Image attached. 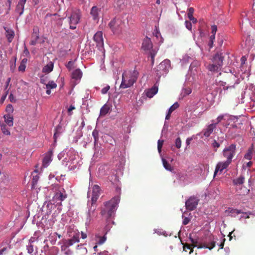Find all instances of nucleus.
I'll list each match as a JSON object with an SVG mask.
<instances>
[{
    "mask_svg": "<svg viewBox=\"0 0 255 255\" xmlns=\"http://www.w3.org/2000/svg\"><path fill=\"white\" fill-rule=\"evenodd\" d=\"M142 49L148 53V57L151 58V65L153 66L154 63V57L157 53L158 48H153L151 39L146 37L143 40Z\"/></svg>",
    "mask_w": 255,
    "mask_h": 255,
    "instance_id": "nucleus-4",
    "label": "nucleus"
},
{
    "mask_svg": "<svg viewBox=\"0 0 255 255\" xmlns=\"http://www.w3.org/2000/svg\"><path fill=\"white\" fill-rule=\"evenodd\" d=\"M224 118V116L223 115H220L217 118V123H216L215 124H216V125L217 124H218L219 123H220Z\"/></svg>",
    "mask_w": 255,
    "mask_h": 255,
    "instance_id": "nucleus-58",
    "label": "nucleus"
},
{
    "mask_svg": "<svg viewBox=\"0 0 255 255\" xmlns=\"http://www.w3.org/2000/svg\"><path fill=\"white\" fill-rule=\"evenodd\" d=\"M14 111L13 106L11 104H8L6 108H5V112L7 113V115H9L10 114H12Z\"/></svg>",
    "mask_w": 255,
    "mask_h": 255,
    "instance_id": "nucleus-40",
    "label": "nucleus"
},
{
    "mask_svg": "<svg viewBox=\"0 0 255 255\" xmlns=\"http://www.w3.org/2000/svg\"><path fill=\"white\" fill-rule=\"evenodd\" d=\"M192 92V90L190 88H188L187 89L185 90V93L186 95L190 94Z\"/></svg>",
    "mask_w": 255,
    "mask_h": 255,
    "instance_id": "nucleus-63",
    "label": "nucleus"
},
{
    "mask_svg": "<svg viewBox=\"0 0 255 255\" xmlns=\"http://www.w3.org/2000/svg\"><path fill=\"white\" fill-rule=\"evenodd\" d=\"M24 6H20L19 4H17L15 9V12L18 13L19 16L22 15L23 12Z\"/></svg>",
    "mask_w": 255,
    "mask_h": 255,
    "instance_id": "nucleus-36",
    "label": "nucleus"
},
{
    "mask_svg": "<svg viewBox=\"0 0 255 255\" xmlns=\"http://www.w3.org/2000/svg\"><path fill=\"white\" fill-rule=\"evenodd\" d=\"M96 237L98 239V240H97V243L96 244H98V245H102L103 244H104L106 239H107V238L106 237L105 235H104V236L103 237H101L99 235H96Z\"/></svg>",
    "mask_w": 255,
    "mask_h": 255,
    "instance_id": "nucleus-33",
    "label": "nucleus"
},
{
    "mask_svg": "<svg viewBox=\"0 0 255 255\" xmlns=\"http://www.w3.org/2000/svg\"><path fill=\"white\" fill-rule=\"evenodd\" d=\"M81 238L83 239H85L87 238V234L83 232H81Z\"/></svg>",
    "mask_w": 255,
    "mask_h": 255,
    "instance_id": "nucleus-64",
    "label": "nucleus"
},
{
    "mask_svg": "<svg viewBox=\"0 0 255 255\" xmlns=\"http://www.w3.org/2000/svg\"><path fill=\"white\" fill-rule=\"evenodd\" d=\"M71 77L76 80H80L82 77V72L80 69H76L72 73Z\"/></svg>",
    "mask_w": 255,
    "mask_h": 255,
    "instance_id": "nucleus-25",
    "label": "nucleus"
},
{
    "mask_svg": "<svg viewBox=\"0 0 255 255\" xmlns=\"http://www.w3.org/2000/svg\"><path fill=\"white\" fill-rule=\"evenodd\" d=\"M35 39L34 40H32L31 41H30V44L31 45H34L36 44V42H37V39L39 38V36L38 35V34L36 33V35H35Z\"/></svg>",
    "mask_w": 255,
    "mask_h": 255,
    "instance_id": "nucleus-52",
    "label": "nucleus"
},
{
    "mask_svg": "<svg viewBox=\"0 0 255 255\" xmlns=\"http://www.w3.org/2000/svg\"><path fill=\"white\" fill-rule=\"evenodd\" d=\"M110 87L109 85H107L106 87L103 88L102 89L101 93L103 94H106L108 92V91H109V90L110 89Z\"/></svg>",
    "mask_w": 255,
    "mask_h": 255,
    "instance_id": "nucleus-50",
    "label": "nucleus"
},
{
    "mask_svg": "<svg viewBox=\"0 0 255 255\" xmlns=\"http://www.w3.org/2000/svg\"><path fill=\"white\" fill-rule=\"evenodd\" d=\"M207 68L209 71L211 72H218L220 71L222 67H221V65L220 64H217L213 63L212 64H209Z\"/></svg>",
    "mask_w": 255,
    "mask_h": 255,
    "instance_id": "nucleus-21",
    "label": "nucleus"
},
{
    "mask_svg": "<svg viewBox=\"0 0 255 255\" xmlns=\"http://www.w3.org/2000/svg\"><path fill=\"white\" fill-rule=\"evenodd\" d=\"M81 17V14L80 10L76 9L72 11L70 16L68 17L70 29H76V25L79 22Z\"/></svg>",
    "mask_w": 255,
    "mask_h": 255,
    "instance_id": "nucleus-5",
    "label": "nucleus"
},
{
    "mask_svg": "<svg viewBox=\"0 0 255 255\" xmlns=\"http://www.w3.org/2000/svg\"><path fill=\"white\" fill-rule=\"evenodd\" d=\"M223 153L224 157L227 159L226 160L232 162V159L236 153V144H232L225 147L223 151Z\"/></svg>",
    "mask_w": 255,
    "mask_h": 255,
    "instance_id": "nucleus-7",
    "label": "nucleus"
},
{
    "mask_svg": "<svg viewBox=\"0 0 255 255\" xmlns=\"http://www.w3.org/2000/svg\"><path fill=\"white\" fill-rule=\"evenodd\" d=\"M25 68L26 65L20 63L18 67V70L19 71L24 72L25 71Z\"/></svg>",
    "mask_w": 255,
    "mask_h": 255,
    "instance_id": "nucleus-51",
    "label": "nucleus"
},
{
    "mask_svg": "<svg viewBox=\"0 0 255 255\" xmlns=\"http://www.w3.org/2000/svg\"><path fill=\"white\" fill-rule=\"evenodd\" d=\"M231 163V162L228 160L218 162L216 165L214 176H215L219 172L221 173L223 170L226 169Z\"/></svg>",
    "mask_w": 255,
    "mask_h": 255,
    "instance_id": "nucleus-11",
    "label": "nucleus"
},
{
    "mask_svg": "<svg viewBox=\"0 0 255 255\" xmlns=\"http://www.w3.org/2000/svg\"><path fill=\"white\" fill-rule=\"evenodd\" d=\"M4 122L9 127H12L13 125V117L9 115H5L3 116Z\"/></svg>",
    "mask_w": 255,
    "mask_h": 255,
    "instance_id": "nucleus-27",
    "label": "nucleus"
},
{
    "mask_svg": "<svg viewBox=\"0 0 255 255\" xmlns=\"http://www.w3.org/2000/svg\"><path fill=\"white\" fill-rule=\"evenodd\" d=\"M124 23L119 18H114L109 23V26L114 34L121 32Z\"/></svg>",
    "mask_w": 255,
    "mask_h": 255,
    "instance_id": "nucleus-6",
    "label": "nucleus"
},
{
    "mask_svg": "<svg viewBox=\"0 0 255 255\" xmlns=\"http://www.w3.org/2000/svg\"><path fill=\"white\" fill-rule=\"evenodd\" d=\"M253 148H250L248 149L247 152L244 156V158L247 160H251L253 158Z\"/></svg>",
    "mask_w": 255,
    "mask_h": 255,
    "instance_id": "nucleus-32",
    "label": "nucleus"
},
{
    "mask_svg": "<svg viewBox=\"0 0 255 255\" xmlns=\"http://www.w3.org/2000/svg\"><path fill=\"white\" fill-rule=\"evenodd\" d=\"M164 140L159 139L158 140L157 149L158 152L160 153L161 151V149L163 144Z\"/></svg>",
    "mask_w": 255,
    "mask_h": 255,
    "instance_id": "nucleus-43",
    "label": "nucleus"
},
{
    "mask_svg": "<svg viewBox=\"0 0 255 255\" xmlns=\"http://www.w3.org/2000/svg\"><path fill=\"white\" fill-rule=\"evenodd\" d=\"M29 52L27 47L25 46L24 50L22 53V56L25 57H28L29 56Z\"/></svg>",
    "mask_w": 255,
    "mask_h": 255,
    "instance_id": "nucleus-45",
    "label": "nucleus"
},
{
    "mask_svg": "<svg viewBox=\"0 0 255 255\" xmlns=\"http://www.w3.org/2000/svg\"><path fill=\"white\" fill-rule=\"evenodd\" d=\"M183 250L185 252H187V250H190L189 254H191V253L193 252V248L192 247V246L188 244H185L183 246Z\"/></svg>",
    "mask_w": 255,
    "mask_h": 255,
    "instance_id": "nucleus-42",
    "label": "nucleus"
},
{
    "mask_svg": "<svg viewBox=\"0 0 255 255\" xmlns=\"http://www.w3.org/2000/svg\"><path fill=\"white\" fill-rule=\"evenodd\" d=\"M192 140V137H188L186 139V143L187 146L190 145Z\"/></svg>",
    "mask_w": 255,
    "mask_h": 255,
    "instance_id": "nucleus-61",
    "label": "nucleus"
},
{
    "mask_svg": "<svg viewBox=\"0 0 255 255\" xmlns=\"http://www.w3.org/2000/svg\"><path fill=\"white\" fill-rule=\"evenodd\" d=\"M75 109V107L74 106L71 105L68 109V113L69 116L72 115L71 111Z\"/></svg>",
    "mask_w": 255,
    "mask_h": 255,
    "instance_id": "nucleus-54",
    "label": "nucleus"
},
{
    "mask_svg": "<svg viewBox=\"0 0 255 255\" xmlns=\"http://www.w3.org/2000/svg\"><path fill=\"white\" fill-rule=\"evenodd\" d=\"M194 12V9L193 7H190L188 9V17L189 19L192 21L193 23H196L197 20L196 18L193 17V13Z\"/></svg>",
    "mask_w": 255,
    "mask_h": 255,
    "instance_id": "nucleus-26",
    "label": "nucleus"
},
{
    "mask_svg": "<svg viewBox=\"0 0 255 255\" xmlns=\"http://www.w3.org/2000/svg\"><path fill=\"white\" fill-rule=\"evenodd\" d=\"M170 66V61L165 60L161 62L156 67V74L159 78L161 75L166 74Z\"/></svg>",
    "mask_w": 255,
    "mask_h": 255,
    "instance_id": "nucleus-8",
    "label": "nucleus"
},
{
    "mask_svg": "<svg viewBox=\"0 0 255 255\" xmlns=\"http://www.w3.org/2000/svg\"><path fill=\"white\" fill-rule=\"evenodd\" d=\"M73 65V62L71 61L68 62L67 64L66 65V67L69 69L71 70L72 68Z\"/></svg>",
    "mask_w": 255,
    "mask_h": 255,
    "instance_id": "nucleus-55",
    "label": "nucleus"
},
{
    "mask_svg": "<svg viewBox=\"0 0 255 255\" xmlns=\"http://www.w3.org/2000/svg\"><path fill=\"white\" fill-rule=\"evenodd\" d=\"M96 209V206L95 204H92V202H91V206L89 209L88 213H87L86 216V223H90V222L92 220V219L96 216V214L95 212V211Z\"/></svg>",
    "mask_w": 255,
    "mask_h": 255,
    "instance_id": "nucleus-14",
    "label": "nucleus"
},
{
    "mask_svg": "<svg viewBox=\"0 0 255 255\" xmlns=\"http://www.w3.org/2000/svg\"><path fill=\"white\" fill-rule=\"evenodd\" d=\"M138 74V72L135 70L125 71L123 73L120 88L126 89L132 86L136 81Z\"/></svg>",
    "mask_w": 255,
    "mask_h": 255,
    "instance_id": "nucleus-2",
    "label": "nucleus"
},
{
    "mask_svg": "<svg viewBox=\"0 0 255 255\" xmlns=\"http://www.w3.org/2000/svg\"><path fill=\"white\" fill-rule=\"evenodd\" d=\"M192 216H191V214H190L188 217H185L184 215H182V218L183 219L182 224L184 225H186L189 223L192 219Z\"/></svg>",
    "mask_w": 255,
    "mask_h": 255,
    "instance_id": "nucleus-35",
    "label": "nucleus"
},
{
    "mask_svg": "<svg viewBox=\"0 0 255 255\" xmlns=\"http://www.w3.org/2000/svg\"><path fill=\"white\" fill-rule=\"evenodd\" d=\"M53 68V64L52 63H51L45 66L42 69V71L43 72L48 73L52 71Z\"/></svg>",
    "mask_w": 255,
    "mask_h": 255,
    "instance_id": "nucleus-31",
    "label": "nucleus"
},
{
    "mask_svg": "<svg viewBox=\"0 0 255 255\" xmlns=\"http://www.w3.org/2000/svg\"><path fill=\"white\" fill-rule=\"evenodd\" d=\"M245 181V178L242 176H240L239 177H238L237 179H235L233 180V183L234 185H242L244 183Z\"/></svg>",
    "mask_w": 255,
    "mask_h": 255,
    "instance_id": "nucleus-30",
    "label": "nucleus"
},
{
    "mask_svg": "<svg viewBox=\"0 0 255 255\" xmlns=\"http://www.w3.org/2000/svg\"><path fill=\"white\" fill-rule=\"evenodd\" d=\"M100 11V9H99L96 6H94L92 7L90 11V14L93 17V19L94 20L98 21L99 19V12Z\"/></svg>",
    "mask_w": 255,
    "mask_h": 255,
    "instance_id": "nucleus-17",
    "label": "nucleus"
},
{
    "mask_svg": "<svg viewBox=\"0 0 255 255\" xmlns=\"http://www.w3.org/2000/svg\"><path fill=\"white\" fill-rule=\"evenodd\" d=\"M199 199L195 196H191L185 202L186 208L189 211L194 210L197 207Z\"/></svg>",
    "mask_w": 255,
    "mask_h": 255,
    "instance_id": "nucleus-9",
    "label": "nucleus"
},
{
    "mask_svg": "<svg viewBox=\"0 0 255 255\" xmlns=\"http://www.w3.org/2000/svg\"><path fill=\"white\" fill-rule=\"evenodd\" d=\"M61 126H60V125H58L55 129V132L53 136L55 142H56L57 138L61 133Z\"/></svg>",
    "mask_w": 255,
    "mask_h": 255,
    "instance_id": "nucleus-29",
    "label": "nucleus"
},
{
    "mask_svg": "<svg viewBox=\"0 0 255 255\" xmlns=\"http://www.w3.org/2000/svg\"><path fill=\"white\" fill-rule=\"evenodd\" d=\"M244 215L241 216V218H244V219H248L250 218L249 215L248 214V213L247 212H243V213Z\"/></svg>",
    "mask_w": 255,
    "mask_h": 255,
    "instance_id": "nucleus-60",
    "label": "nucleus"
},
{
    "mask_svg": "<svg viewBox=\"0 0 255 255\" xmlns=\"http://www.w3.org/2000/svg\"><path fill=\"white\" fill-rule=\"evenodd\" d=\"M4 29L5 30V36L9 42H11L14 37V32L13 30L9 29L6 27H3Z\"/></svg>",
    "mask_w": 255,
    "mask_h": 255,
    "instance_id": "nucleus-18",
    "label": "nucleus"
},
{
    "mask_svg": "<svg viewBox=\"0 0 255 255\" xmlns=\"http://www.w3.org/2000/svg\"><path fill=\"white\" fill-rule=\"evenodd\" d=\"M52 155V151L51 150H49L46 154L44 157L43 158L42 161V165L44 167H47L50 162L52 161L51 156Z\"/></svg>",
    "mask_w": 255,
    "mask_h": 255,
    "instance_id": "nucleus-16",
    "label": "nucleus"
},
{
    "mask_svg": "<svg viewBox=\"0 0 255 255\" xmlns=\"http://www.w3.org/2000/svg\"><path fill=\"white\" fill-rule=\"evenodd\" d=\"M79 242V233L74 234L71 238L63 239L61 242V251L65 255H72L73 251L69 248L75 243Z\"/></svg>",
    "mask_w": 255,
    "mask_h": 255,
    "instance_id": "nucleus-3",
    "label": "nucleus"
},
{
    "mask_svg": "<svg viewBox=\"0 0 255 255\" xmlns=\"http://www.w3.org/2000/svg\"><path fill=\"white\" fill-rule=\"evenodd\" d=\"M29 244L27 246V250L28 254H32L34 251L33 246L31 245V243L33 242V241H31V240L29 241Z\"/></svg>",
    "mask_w": 255,
    "mask_h": 255,
    "instance_id": "nucleus-39",
    "label": "nucleus"
},
{
    "mask_svg": "<svg viewBox=\"0 0 255 255\" xmlns=\"http://www.w3.org/2000/svg\"><path fill=\"white\" fill-rule=\"evenodd\" d=\"M82 249L85 253H87V251L86 248L84 247L82 245H78L77 246V249Z\"/></svg>",
    "mask_w": 255,
    "mask_h": 255,
    "instance_id": "nucleus-57",
    "label": "nucleus"
},
{
    "mask_svg": "<svg viewBox=\"0 0 255 255\" xmlns=\"http://www.w3.org/2000/svg\"><path fill=\"white\" fill-rule=\"evenodd\" d=\"M158 92V87L154 85L151 88L149 89L146 92V95L147 97L152 98Z\"/></svg>",
    "mask_w": 255,
    "mask_h": 255,
    "instance_id": "nucleus-23",
    "label": "nucleus"
},
{
    "mask_svg": "<svg viewBox=\"0 0 255 255\" xmlns=\"http://www.w3.org/2000/svg\"><path fill=\"white\" fill-rule=\"evenodd\" d=\"M216 127V124H212L208 126L207 128L204 131V135L206 137H209L213 132Z\"/></svg>",
    "mask_w": 255,
    "mask_h": 255,
    "instance_id": "nucleus-20",
    "label": "nucleus"
},
{
    "mask_svg": "<svg viewBox=\"0 0 255 255\" xmlns=\"http://www.w3.org/2000/svg\"><path fill=\"white\" fill-rule=\"evenodd\" d=\"M120 200L119 196H115L111 200L104 203V208L101 211V214L109 219L113 216L116 210V207Z\"/></svg>",
    "mask_w": 255,
    "mask_h": 255,
    "instance_id": "nucleus-1",
    "label": "nucleus"
},
{
    "mask_svg": "<svg viewBox=\"0 0 255 255\" xmlns=\"http://www.w3.org/2000/svg\"><path fill=\"white\" fill-rule=\"evenodd\" d=\"M162 160L164 167L166 170L171 171L173 168L171 167V165L168 162V161L164 158H163Z\"/></svg>",
    "mask_w": 255,
    "mask_h": 255,
    "instance_id": "nucleus-34",
    "label": "nucleus"
},
{
    "mask_svg": "<svg viewBox=\"0 0 255 255\" xmlns=\"http://www.w3.org/2000/svg\"><path fill=\"white\" fill-rule=\"evenodd\" d=\"M179 106L178 102L175 103L172 105L168 110V112L166 116L165 119L169 120L170 118L171 113L176 109H177Z\"/></svg>",
    "mask_w": 255,
    "mask_h": 255,
    "instance_id": "nucleus-24",
    "label": "nucleus"
},
{
    "mask_svg": "<svg viewBox=\"0 0 255 255\" xmlns=\"http://www.w3.org/2000/svg\"><path fill=\"white\" fill-rule=\"evenodd\" d=\"M217 30V27L216 25H213L212 26V35H215V34L216 33V31Z\"/></svg>",
    "mask_w": 255,
    "mask_h": 255,
    "instance_id": "nucleus-56",
    "label": "nucleus"
},
{
    "mask_svg": "<svg viewBox=\"0 0 255 255\" xmlns=\"http://www.w3.org/2000/svg\"><path fill=\"white\" fill-rule=\"evenodd\" d=\"M8 98L11 102H12V103L16 102V99L12 94H10L9 95Z\"/></svg>",
    "mask_w": 255,
    "mask_h": 255,
    "instance_id": "nucleus-53",
    "label": "nucleus"
},
{
    "mask_svg": "<svg viewBox=\"0 0 255 255\" xmlns=\"http://www.w3.org/2000/svg\"><path fill=\"white\" fill-rule=\"evenodd\" d=\"M26 1V0H19V1L18 2V4H19L20 6H24Z\"/></svg>",
    "mask_w": 255,
    "mask_h": 255,
    "instance_id": "nucleus-59",
    "label": "nucleus"
},
{
    "mask_svg": "<svg viewBox=\"0 0 255 255\" xmlns=\"http://www.w3.org/2000/svg\"><path fill=\"white\" fill-rule=\"evenodd\" d=\"M215 246V242L212 241L210 244H204L203 248L209 249L210 250H212Z\"/></svg>",
    "mask_w": 255,
    "mask_h": 255,
    "instance_id": "nucleus-38",
    "label": "nucleus"
},
{
    "mask_svg": "<svg viewBox=\"0 0 255 255\" xmlns=\"http://www.w3.org/2000/svg\"><path fill=\"white\" fill-rule=\"evenodd\" d=\"M57 87V84L53 81H49L47 84H46V93L47 95L51 94V89H55Z\"/></svg>",
    "mask_w": 255,
    "mask_h": 255,
    "instance_id": "nucleus-22",
    "label": "nucleus"
},
{
    "mask_svg": "<svg viewBox=\"0 0 255 255\" xmlns=\"http://www.w3.org/2000/svg\"><path fill=\"white\" fill-rule=\"evenodd\" d=\"M225 212L228 214L229 216H230L232 217H235L236 215L243 213V212H242V210L234 209L233 208H229L226 210Z\"/></svg>",
    "mask_w": 255,
    "mask_h": 255,
    "instance_id": "nucleus-19",
    "label": "nucleus"
},
{
    "mask_svg": "<svg viewBox=\"0 0 255 255\" xmlns=\"http://www.w3.org/2000/svg\"><path fill=\"white\" fill-rule=\"evenodd\" d=\"M224 59V57L223 56V53L221 52H218L213 57L212 62L217 64H220L221 65V67H222Z\"/></svg>",
    "mask_w": 255,
    "mask_h": 255,
    "instance_id": "nucleus-15",
    "label": "nucleus"
},
{
    "mask_svg": "<svg viewBox=\"0 0 255 255\" xmlns=\"http://www.w3.org/2000/svg\"><path fill=\"white\" fill-rule=\"evenodd\" d=\"M92 135L94 138L95 144H96L99 140V131H98V130L95 129L93 131Z\"/></svg>",
    "mask_w": 255,
    "mask_h": 255,
    "instance_id": "nucleus-37",
    "label": "nucleus"
},
{
    "mask_svg": "<svg viewBox=\"0 0 255 255\" xmlns=\"http://www.w3.org/2000/svg\"><path fill=\"white\" fill-rule=\"evenodd\" d=\"M175 146L177 148H180L181 146V140L180 137L176 138L175 140Z\"/></svg>",
    "mask_w": 255,
    "mask_h": 255,
    "instance_id": "nucleus-44",
    "label": "nucleus"
},
{
    "mask_svg": "<svg viewBox=\"0 0 255 255\" xmlns=\"http://www.w3.org/2000/svg\"><path fill=\"white\" fill-rule=\"evenodd\" d=\"M7 250L6 248H3L2 249L0 250V255H2Z\"/></svg>",
    "mask_w": 255,
    "mask_h": 255,
    "instance_id": "nucleus-62",
    "label": "nucleus"
},
{
    "mask_svg": "<svg viewBox=\"0 0 255 255\" xmlns=\"http://www.w3.org/2000/svg\"><path fill=\"white\" fill-rule=\"evenodd\" d=\"M1 130L3 133L5 135H9L10 134L9 130L8 129H7L6 126L5 125H2L1 126Z\"/></svg>",
    "mask_w": 255,
    "mask_h": 255,
    "instance_id": "nucleus-41",
    "label": "nucleus"
},
{
    "mask_svg": "<svg viewBox=\"0 0 255 255\" xmlns=\"http://www.w3.org/2000/svg\"><path fill=\"white\" fill-rule=\"evenodd\" d=\"M100 187L97 185H95L93 187L92 195L91 198V202L92 204H95L98 198L100 195Z\"/></svg>",
    "mask_w": 255,
    "mask_h": 255,
    "instance_id": "nucleus-13",
    "label": "nucleus"
},
{
    "mask_svg": "<svg viewBox=\"0 0 255 255\" xmlns=\"http://www.w3.org/2000/svg\"><path fill=\"white\" fill-rule=\"evenodd\" d=\"M185 25H186V28L188 30H191L192 27V23L190 21L186 20L185 21Z\"/></svg>",
    "mask_w": 255,
    "mask_h": 255,
    "instance_id": "nucleus-49",
    "label": "nucleus"
},
{
    "mask_svg": "<svg viewBox=\"0 0 255 255\" xmlns=\"http://www.w3.org/2000/svg\"><path fill=\"white\" fill-rule=\"evenodd\" d=\"M94 40L96 42L97 46L99 47H103L104 45V40L103 33L101 31L97 32L94 36Z\"/></svg>",
    "mask_w": 255,
    "mask_h": 255,
    "instance_id": "nucleus-12",
    "label": "nucleus"
},
{
    "mask_svg": "<svg viewBox=\"0 0 255 255\" xmlns=\"http://www.w3.org/2000/svg\"><path fill=\"white\" fill-rule=\"evenodd\" d=\"M215 35H212L210 37V41H209V44L210 48L213 47L214 40L215 39Z\"/></svg>",
    "mask_w": 255,
    "mask_h": 255,
    "instance_id": "nucleus-46",
    "label": "nucleus"
},
{
    "mask_svg": "<svg viewBox=\"0 0 255 255\" xmlns=\"http://www.w3.org/2000/svg\"><path fill=\"white\" fill-rule=\"evenodd\" d=\"M212 145L214 148H219L220 146V144L218 142H217L216 140H214L213 141V143H212Z\"/></svg>",
    "mask_w": 255,
    "mask_h": 255,
    "instance_id": "nucleus-48",
    "label": "nucleus"
},
{
    "mask_svg": "<svg viewBox=\"0 0 255 255\" xmlns=\"http://www.w3.org/2000/svg\"><path fill=\"white\" fill-rule=\"evenodd\" d=\"M110 110V106L108 104H105L100 110V115L105 116L107 114Z\"/></svg>",
    "mask_w": 255,
    "mask_h": 255,
    "instance_id": "nucleus-28",
    "label": "nucleus"
},
{
    "mask_svg": "<svg viewBox=\"0 0 255 255\" xmlns=\"http://www.w3.org/2000/svg\"><path fill=\"white\" fill-rule=\"evenodd\" d=\"M38 179H39V176L38 175H35V176H33L32 180L33 186H34V185H35L37 183V182L38 180Z\"/></svg>",
    "mask_w": 255,
    "mask_h": 255,
    "instance_id": "nucleus-47",
    "label": "nucleus"
},
{
    "mask_svg": "<svg viewBox=\"0 0 255 255\" xmlns=\"http://www.w3.org/2000/svg\"><path fill=\"white\" fill-rule=\"evenodd\" d=\"M67 198V194L66 191L64 188H61L56 192L53 197V200L56 202L59 201L61 205V202L63 201L66 198Z\"/></svg>",
    "mask_w": 255,
    "mask_h": 255,
    "instance_id": "nucleus-10",
    "label": "nucleus"
}]
</instances>
